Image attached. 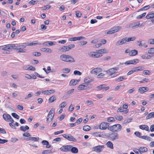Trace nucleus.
<instances>
[{
	"mask_svg": "<svg viewBox=\"0 0 154 154\" xmlns=\"http://www.w3.org/2000/svg\"><path fill=\"white\" fill-rule=\"evenodd\" d=\"M13 50H15L18 53L25 52L26 49H21L19 44H13Z\"/></svg>",
	"mask_w": 154,
	"mask_h": 154,
	"instance_id": "5",
	"label": "nucleus"
},
{
	"mask_svg": "<svg viewBox=\"0 0 154 154\" xmlns=\"http://www.w3.org/2000/svg\"><path fill=\"white\" fill-rule=\"evenodd\" d=\"M138 151L140 152H145L147 151V149L146 147H140L138 149Z\"/></svg>",
	"mask_w": 154,
	"mask_h": 154,
	"instance_id": "27",
	"label": "nucleus"
},
{
	"mask_svg": "<svg viewBox=\"0 0 154 154\" xmlns=\"http://www.w3.org/2000/svg\"><path fill=\"white\" fill-rule=\"evenodd\" d=\"M106 145L110 149H113L114 148L113 143L110 141L107 142Z\"/></svg>",
	"mask_w": 154,
	"mask_h": 154,
	"instance_id": "28",
	"label": "nucleus"
},
{
	"mask_svg": "<svg viewBox=\"0 0 154 154\" xmlns=\"http://www.w3.org/2000/svg\"><path fill=\"white\" fill-rule=\"evenodd\" d=\"M62 136L67 140L69 141L76 142L77 141L76 139L74 137L70 134H63Z\"/></svg>",
	"mask_w": 154,
	"mask_h": 154,
	"instance_id": "7",
	"label": "nucleus"
},
{
	"mask_svg": "<svg viewBox=\"0 0 154 154\" xmlns=\"http://www.w3.org/2000/svg\"><path fill=\"white\" fill-rule=\"evenodd\" d=\"M8 140L5 139H2L0 138V143L3 144L8 142Z\"/></svg>",
	"mask_w": 154,
	"mask_h": 154,
	"instance_id": "60",
	"label": "nucleus"
},
{
	"mask_svg": "<svg viewBox=\"0 0 154 154\" xmlns=\"http://www.w3.org/2000/svg\"><path fill=\"white\" fill-rule=\"evenodd\" d=\"M115 120V119L113 117H110L107 119V121L109 122H112Z\"/></svg>",
	"mask_w": 154,
	"mask_h": 154,
	"instance_id": "61",
	"label": "nucleus"
},
{
	"mask_svg": "<svg viewBox=\"0 0 154 154\" xmlns=\"http://www.w3.org/2000/svg\"><path fill=\"white\" fill-rule=\"evenodd\" d=\"M42 143L43 145H49V142L48 141L46 140H42L41 142Z\"/></svg>",
	"mask_w": 154,
	"mask_h": 154,
	"instance_id": "59",
	"label": "nucleus"
},
{
	"mask_svg": "<svg viewBox=\"0 0 154 154\" xmlns=\"http://www.w3.org/2000/svg\"><path fill=\"white\" fill-rule=\"evenodd\" d=\"M148 53L149 54H154V48H150L148 50Z\"/></svg>",
	"mask_w": 154,
	"mask_h": 154,
	"instance_id": "50",
	"label": "nucleus"
},
{
	"mask_svg": "<svg viewBox=\"0 0 154 154\" xmlns=\"http://www.w3.org/2000/svg\"><path fill=\"white\" fill-rule=\"evenodd\" d=\"M11 115L13 117L17 119L19 118V116L16 113H13L11 114Z\"/></svg>",
	"mask_w": 154,
	"mask_h": 154,
	"instance_id": "48",
	"label": "nucleus"
},
{
	"mask_svg": "<svg viewBox=\"0 0 154 154\" xmlns=\"http://www.w3.org/2000/svg\"><path fill=\"white\" fill-rule=\"evenodd\" d=\"M11 116L9 114H4L3 115V117L4 120L8 122H9V119H11Z\"/></svg>",
	"mask_w": 154,
	"mask_h": 154,
	"instance_id": "20",
	"label": "nucleus"
},
{
	"mask_svg": "<svg viewBox=\"0 0 154 154\" xmlns=\"http://www.w3.org/2000/svg\"><path fill=\"white\" fill-rule=\"evenodd\" d=\"M37 2L36 1L32 0L29 2V3L32 5H33L36 4Z\"/></svg>",
	"mask_w": 154,
	"mask_h": 154,
	"instance_id": "58",
	"label": "nucleus"
},
{
	"mask_svg": "<svg viewBox=\"0 0 154 154\" xmlns=\"http://www.w3.org/2000/svg\"><path fill=\"white\" fill-rule=\"evenodd\" d=\"M29 129V127L27 125H26L25 126H21L20 128V130L23 132H25L26 130H28Z\"/></svg>",
	"mask_w": 154,
	"mask_h": 154,
	"instance_id": "33",
	"label": "nucleus"
},
{
	"mask_svg": "<svg viewBox=\"0 0 154 154\" xmlns=\"http://www.w3.org/2000/svg\"><path fill=\"white\" fill-rule=\"evenodd\" d=\"M87 88V86L83 84L80 85L78 87V89L79 90H84Z\"/></svg>",
	"mask_w": 154,
	"mask_h": 154,
	"instance_id": "22",
	"label": "nucleus"
},
{
	"mask_svg": "<svg viewBox=\"0 0 154 154\" xmlns=\"http://www.w3.org/2000/svg\"><path fill=\"white\" fill-rule=\"evenodd\" d=\"M148 91L147 88L145 87H140L138 90V92L142 94Z\"/></svg>",
	"mask_w": 154,
	"mask_h": 154,
	"instance_id": "17",
	"label": "nucleus"
},
{
	"mask_svg": "<svg viewBox=\"0 0 154 154\" xmlns=\"http://www.w3.org/2000/svg\"><path fill=\"white\" fill-rule=\"evenodd\" d=\"M72 146L70 145L63 146L60 148V150L63 152H68L70 151V149Z\"/></svg>",
	"mask_w": 154,
	"mask_h": 154,
	"instance_id": "9",
	"label": "nucleus"
},
{
	"mask_svg": "<svg viewBox=\"0 0 154 154\" xmlns=\"http://www.w3.org/2000/svg\"><path fill=\"white\" fill-rule=\"evenodd\" d=\"M41 51L43 52H46L47 53H52V50L49 48H43L41 49Z\"/></svg>",
	"mask_w": 154,
	"mask_h": 154,
	"instance_id": "24",
	"label": "nucleus"
},
{
	"mask_svg": "<svg viewBox=\"0 0 154 154\" xmlns=\"http://www.w3.org/2000/svg\"><path fill=\"white\" fill-rule=\"evenodd\" d=\"M139 128L140 129H141L142 130H144L146 131H149V127L148 126L146 125H140L139 126Z\"/></svg>",
	"mask_w": 154,
	"mask_h": 154,
	"instance_id": "18",
	"label": "nucleus"
},
{
	"mask_svg": "<svg viewBox=\"0 0 154 154\" xmlns=\"http://www.w3.org/2000/svg\"><path fill=\"white\" fill-rule=\"evenodd\" d=\"M134 72L141 71L143 70V68L141 66H139L134 68Z\"/></svg>",
	"mask_w": 154,
	"mask_h": 154,
	"instance_id": "41",
	"label": "nucleus"
},
{
	"mask_svg": "<svg viewBox=\"0 0 154 154\" xmlns=\"http://www.w3.org/2000/svg\"><path fill=\"white\" fill-rule=\"evenodd\" d=\"M74 89H72L67 91L66 94L64 96L66 98H69L74 91Z\"/></svg>",
	"mask_w": 154,
	"mask_h": 154,
	"instance_id": "19",
	"label": "nucleus"
},
{
	"mask_svg": "<svg viewBox=\"0 0 154 154\" xmlns=\"http://www.w3.org/2000/svg\"><path fill=\"white\" fill-rule=\"evenodd\" d=\"M126 78L125 77H123L120 76L117 79H116V81L118 82H120L122 81L124 79H125Z\"/></svg>",
	"mask_w": 154,
	"mask_h": 154,
	"instance_id": "42",
	"label": "nucleus"
},
{
	"mask_svg": "<svg viewBox=\"0 0 154 154\" xmlns=\"http://www.w3.org/2000/svg\"><path fill=\"white\" fill-rule=\"evenodd\" d=\"M66 103L65 102H63L60 104V106L61 108H64L66 106Z\"/></svg>",
	"mask_w": 154,
	"mask_h": 154,
	"instance_id": "62",
	"label": "nucleus"
},
{
	"mask_svg": "<svg viewBox=\"0 0 154 154\" xmlns=\"http://www.w3.org/2000/svg\"><path fill=\"white\" fill-rule=\"evenodd\" d=\"M28 70H32V71H35V67H33L32 66L28 65Z\"/></svg>",
	"mask_w": 154,
	"mask_h": 154,
	"instance_id": "51",
	"label": "nucleus"
},
{
	"mask_svg": "<svg viewBox=\"0 0 154 154\" xmlns=\"http://www.w3.org/2000/svg\"><path fill=\"white\" fill-rule=\"evenodd\" d=\"M119 68L118 67H114L113 68L109 69L106 71V72L108 73L112 77L116 76L115 75L116 73V71H117L119 69Z\"/></svg>",
	"mask_w": 154,
	"mask_h": 154,
	"instance_id": "4",
	"label": "nucleus"
},
{
	"mask_svg": "<svg viewBox=\"0 0 154 154\" xmlns=\"http://www.w3.org/2000/svg\"><path fill=\"white\" fill-rule=\"evenodd\" d=\"M136 38L134 36L132 37H129L127 38V40L128 42L130 41H132L134 40Z\"/></svg>",
	"mask_w": 154,
	"mask_h": 154,
	"instance_id": "47",
	"label": "nucleus"
},
{
	"mask_svg": "<svg viewBox=\"0 0 154 154\" xmlns=\"http://www.w3.org/2000/svg\"><path fill=\"white\" fill-rule=\"evenodd\" d=\"M52 152L51 150L48 149L42 151V154H47L49 153Z\"/></svg>",
	"mask_w": 154,
	"mask_h": 154,
	"instance_id": "43",
	"label": "nucleus"
},
{
	"mask_svg": "<svg viewBox=\"0 0 154 154\" xmlns=\"http://www.w3.org/2000/svg\"><path fill=\"white\" fill-rule=\"evenodd\" d=\"M140 138L143 139L145 140H147L149 141H150L152 139L149 137L145 135L141 136L140 137Z\"/></svg>",
	"mask_w": 154,
	"mask_h": 154,
	"instance_id": "35",
	"label": "nucleus"
},
{
	"mask_svg": "<svg viewBox=\"0 0 154 154\" xmlns=\"http://www.w3.org/2000/svg\"><path fill=\"white\" fill-rule=\"evenodd\" d=\"M91 127L88 125H86L84 126L83 128V129L84 131H88L91 130Z\"/></svg>",
	"mask_w": 154,
	"mask_h": 154,
	"instance_id": "38",
	"label": "nucleus"
},
{
	"mask_svg": "<svg viewBox=\"0 0 154 154\" xmlns=\"http://www.w3.org/2000/svg\"><path fill=\"white\" fill-rule=\"evenodd\" d=\"M33 96V95L32 94V93H30L29 94H28L27 96H26L25 97V99L26 100H27L30 97H31Z\"/></svg>",
	"mask_w": 154,
	"mask_h": 154,
	"instance_id": "57",
	"label": "nucleus"
},
{
	"mask_svg": "<svg viewBox=\"0 0 154 154\" xmlns=\"http://www.w3.org/2000/svg\"><path fill=\"white\" fill-rule=\"evenodd\" d=\"M131 25L132 26L131 27L133 28H135L137 26H141V25L139 23H132Z\"/></svg>",
	"mask_w": 154,
	"mask_h": 154,
	"instance_id": "37",
	"label": "nucleus"
},
{
	"mask_svg": "<svg viewBox=\"0 0 154 154\" xmlns=\"http://www.w3.org/2000/svg\"><path fill=\"white\" fill-rule=\"evenodd\" d=\"M75 15L77 17H80L82 15V14L79 11H78L75 12Z\"/></svg>",
	"mask_w": 154,
	"mask_h": 154,
	"instance_id": "52",
	"label": "nucleus"
},
{
	"mask_svg": "<svg viewBox=\"0 0 154 154\" xmlns=\"http://www.w3.org/2000/svg\"><path fill=\"white\" fill-rule=\"evenodd\" d=\"M138 54V51L136 50H133L129 52V55L130 56H134Z\"/></svg>",
	"mask_w": 154,
	"mask_h": 154,
	"instance_id": "23",
	"label": "nucleus"
},
{
	"mask_svg": "<svg viewBox=\"0 0 154 154\" xmlns=\"http://www.w3.org/2000/svg\"><path fill=\"white\" fill-rule=\"evenodd\" d=\"M128 42L127 38L126 37L123 38L120 40L118 41L116 44L117 45H120Z\"/></svg>",
	"mask_w": 154,
	"mask_h": 154,
	"instance_id": "12",
	"label": "nucleus"
},
{
	"mask_svg": "<svg viewBox=\"0 0 154 154\" xmlns=\"http://www.w3.org/2000/svg\"><path fill=\"white\" fill-rule=\"evenodd\" d=\"M109 125V123L107 122H102L100 125L99 128L101 130H105L108 127Z\"/></svg>",
	"mask_w": 154,
	"mask_h": 154,
	"instance_id": "10",
	"label": "nucleus"
},
{
	"mask_svg": "<svg viewBox=\"0 0 154 154\" xmlns=\"http://www.w3.org/2000/svg\"><path fill=\"white\" fill-rule=\"evenodd\" d=\"M55 43L56 42L47 41L43 43V44L45 46L49 47L55 45Z\"/></svg>",
	"mask_w": 154,
	"mask_h": 154,
	"instance_id": "15",
	"label": "nucleus"
},
{
	"mask_svg": "<svg viewBox=\"0 0 154 154\" xmlns=\"http://www.w3.org/2000/svg\"><path fill=\"white\" fill-rule=\"evenodd\" d=\"M61 140V139L60 137H57V138H56L54 139L53 140V143H55L56 142H59Z\"/></svg>",
	"mask_w": 154,
	"mask_h": 154,
	"instance_id": "63",
	"label": "nucleus"
},
{
	"mask_svg": "<svg viewBox=\"0 0 154 154\" xmlns=\"http://www.w3.org/2000/svg\"><path fill=\"white\" fill-rule=\"evenodd\" d=\"M99 52L101 53H106L107 52L105 49H101L98 50Z\"/></svg>",
	"mask_w": 154,
	"mask_h": 154,
	"instance_id": "53",
	"label": "nucleus"
},
{
	"mask_svg": "<svg viewBox=\"0 0 154 154\" xmlns=\"http://www.w3.org/2000/svg\"><path fill=\"white\" fill-rule=\"evenodd\" d=\"M104 148V145H98L92 148V149L93 151L100 153L102 151Z\"/></svg>",
	"mask_w": 154,
	"mask_h": 154,
	"instance_id": "6",
	"label": "nucleus"
},
{
	"mask_svg": "<svg viewBox=\"0 0 154 154\" xmlns=\"http://www.w3.org/2000/svg\"><path fill=\"white\" fill-rule=\"evenodd\" d=\"M58 50L61 52H66L69 51L67 46H64L62 47H60L58 49Z\"/></svg>",
	"mask_w": 154,
	"mask_h": 154,
	"instance_id": "25",
	"label": "nucleus"
},
{
	"mask_svg": "<svg viewBox=\"0 0 154 154\" xmlns=\"http://www.w3.org/2000/svg\"><path fill=\"white\" fill-rule=\"evenodd\" d=\"M32 54L33 55L35 56H39L41 55V53H40L37 52H34Z\"/></svg>",
	"mask_w": 154,
	"mask_h": 154,
	"instance_id": "56",
	"label": "nucleus"
},
{
	"mask_svg": "<svg viewBox=\"0 0 154 154\" xmlns=\"http://www.w3.org/2000/svg\"><path fill=\"white\" fill-rule=\"evenodd\" d=\"M139 60L137 59H135L132 60L127 61L124 63V64L127 65H129L130 64L135 65L138 63Z\"/></svg>",
	"mask_w": 154,
	"mask_h": 154,
	"instance_id": "8",
	"label": "nucleus"
},
{
	"mask_svg": "<svg viewBox=\"0 0 154 154\" xmlns=\"http://www.w3.org/2000/svg\"><path fill=\"white\" fill-rule=\"evenodd\" d=\"M154 118V112H151L149 113L146 117V119Z\"/></svg>",
	"mask_w": 154,
	"mask_h": 154,
	"instance_id": "31",
	"label": "nucleus"
},
{
	"mask_svg": "<svg viewBox=\"0 0 154 154\" xmlns=\"http://www.w3.org/2000/svg\"><path fill=\"white\" fill-rule=\"evenodd\" d=\"M67 48L69 51L72 48H74L75 47V45L74 44H71L67 46Z\"/></svg>",
	"mask_w": 154,
	"mask_h": 154,
	"instance_id": "55",
	"label": "nucleus"
},
{
	"mask_svg": "<svg viewBox=\"0 0 154 154\" xmlns=\"http://www.w3.org/2000/svg\"><path fill=\"white\" fill-rule=\"evenodd\" d=\"M79 81L78 80H72L70 82L69 85L71 86H75L77 84Z\"/></svg>",
	"mask_w": 154,
	"mask_h": 154,
	"instance_id": "21",
	"label": "nucleus"
},
{
	"mask_svg": "<svg viewBox=\"0 0 154 154\" xmlns=\"http://www.w3.org/2000/svg\"><path fill=\"white\" fill-rule=\"evenodd\" d=\"M74 74L75 75H82V73L79 71L75 70L74 72Z\"/></svg>",
	"mask_w": 154,
	"mask_h": 154,
	"instance_id": "54",
	"label": "nucleus"
},
{
	"mask_svg": "<svg viewBox=\"0 0 154 154\" xmlns=\"http://www.w3.org/2000/svg\"><path fill=\"white\" fill-rule=\"evenodd\" d=\"M101 69L99 68H97L93 69L91 71V74H96L99 73L101 71Z\"/></svg>",
	"mask_w": 154,
	"mask_h": 154,
	"instance_id": "16",
	"label": "nucleus"
},
{
	"mask_svg": "<svg viewBox=\"0 0 154 154\" xmlns=\"http://www.w3.org/2000/svg\"><path fill=\"white\" fill-rule=\"evenodd\" d=\"M121 27L120 26H116L112 28V29L115 33L118 32L121 29Z\"/></svg>",
	"mask_w": 154,
	"mask_h": 154,
	"instance_id": "32",
	"label": "nucleus"
},
{
	"mask_svg": "<svg viewBox=\"0 0 154 154\" xmlns=\"http://www.w3.org/2000/svg\"><path fill=\"white\" fill-rule=\"evenodd\" d=\"M141 58L143 59H149L151 58L152 56L150 55H148L147 54H146L144 55H143L141 56Z\"/></svg>",
	"mask_w": 154,
	"mask_h": 154,
	"instance_id": "30",
	"label": "nucleus"
},
{
	"mask_svg": "<svg viewBox=\"0 0 154 154\" xmlns=\"http://www.w3.org/2000/svg\"><path fill=\"white\" fill-rule=\"evenodd\" d=\"M90 57H98L102 56L101 53L99 52H92L89 54Z\"/></svg>",
	"mask_w": 154,
	"mask_h": 154,
	"instance_id": "11",
	"label": "nucleus"
},
{
	"mask_svg": "<svg viewBox=\"0 0 154 154\" xmlns=\"http://www.w3.org/2000/svg\"><path fill=\"white\" fill-rule=\"evenodd\" d=\"M104 85H101L97 87L96 88V90L100 91L104 88L103 86Z\"/></svg>",
	"mask_w": 154,
	"mask_h": 154,
	"instance_id": "45",
	"label": "nucleus"
},
{
	"mask_svg": "<svg viewBox=\"0 0 154 154\" xmlns=\"http://www.w3.org/2000/svg\"><path fill=\"white\" fill-rule=\"evenodd\" d=\"M154 17V13H152L151 12L148 14L146 16V17L147 19L152 18Z\"/></svg>",
	"mask_w": 154,
	"mask_h": 154,
	"instance_id": "36",
	"label": "nucleus"
},
{
	"mask_svg": "<svg viewBox=\"0 0 154 154\" xmlns=\"http://www.w3.org/2000/svg\"><path fill=\"white\" fill-rule=\"evenodd\" d=\"M122 126L120 124H117L110 126L108 128L109 130L114 131H119L121 130Z\"/></svg>",
	"mask_w": 154,
	"mask_h": 154,
	"instance_id": "2",
	"label": "nucleus"
},
{
	"mask_svg": "<svg viewBox=\"0 0 154 154\" xmlns=\"http://www.w3.org/2000/svg\"><path fill=\"white\" fill-rule=\"evenodd\" d=\"M56 99V97L54 95H53L49 99V103H51L53 102Z\"/></svg>",
	"mask_w": 154,
	"mask_h": 154,
	"instance_id": "39",
	"label": "nucleus"
},
{
	"mask_svg": "<svg viewBox=\"0 0 154 154\" xmlns=\"http://www.w3.org/2000/svg\"><path fill=\"white\" fill-rule=\"evenodd\" d=\"M70 151L73 153H76L78 152V149L75 147H72V146L71 147V148L70 149Z\"/></svg>",
	"mask_w": 154,
	"mask_h": 154,
	"instance_id": "26",
	"label": "nucleus"
},
{
	"mask_svg": "<svg viewBox=\"0 0 154 154\" xmlns=\"http://www.w3.org/2000/svg\"><path fill=\"white\" fill-rule=\"evenodd\" d=\"M115 118L117 120L119 121H121L123 119V117L121 116H115Z\"/></svg>",
	"mask_w": 154,
	"mask_h": 154,
	"instance_id": "49",
	"label": "nucleus"
},
{
	"mask_svg": "<svg viewBox=\"0 0 154 154\" xmlns=\"http://www.w3.org/2000/svg\"><path fill=\"white\" fill-rule=\"evenodd\" d=\"M132 118H129L125 120L123 122V124L126 125L129 123L131 122L132 120Z\"/></svg>",
	"mask_w": 154,
	"mask_h": 154,
	"instance_id": "40",
	"label": "nucleus"
},
{
	"mask_svg": "<svg viewBox=\"0 0 154 154\" xmlns=\"http://www.w3.org/2000/svg\"><path fill=\"white\" fill-rule=\"evenodd\" d=\"M63 71L64 73H68L70 72V69H69L66 68L63 69Z\"/></svg>",
	"mask_w": 154,
	"mask_h": 154,
	"instance_id": "64",
	"label": "nucleus"
},
{
	"mask_svg": "<svg viewBox=\"0 0 154 154\" xmlns=\"http://www.w3.org/2000/svg\"><path fill=\"white\" fill-rule=\"evenodd\" d=\"M39 140V138L38 137H29L27 138V140H32L34 141H38Z\"/></svg>",
	"mask_w": 154,
	"mask_h": 154,
	"instance_id": "29",
	"label": "nucleus"
},
{
	"mask_svg": "<svg viewBox=\"0 0 154 154\" xmlns=\"http://www.w3.org/2000/svg\"><path fill=\"white\" fill-rule=\"evenodd\" d=\"M119 134L118 133L113 132L109 135V137L112 140H114L118 138Z\"/></svg>",
	"mask_w": 154,
	"mask_h": 154,
	"instance_id": "13",
	"label": "nucleus"
},
{
	"mask_svg": "<svg viewBox=\"0 0 154 154\" xmlns=\"http://www.w3.org/2000/svg\"><path fill=\"white\" fill-rule=\"evenodd\" d=\"M54 110L53 109L50 111L47 118L46 122L47 123L49 124L52 121L54 116Z\"/></svg>",
	"mask_w": 154,
	"mask_h": 154,
	"instance_id": "3",
	"label": "nucleus"
},
{
	"mask_svg": "<svg viewBox=\"0 0 154 154\" xmlns=\"http://www.w3.org/2000/svg\"><path fill=\"white\" fill-rule=\"evenodd\" d=\"M6 46L7 47V49H8V50L13 49V44H8V45H6Z\"/></svg>",
	"mask_w": 154,
	"mask_h": 154,
	"instance_id": "44",
	"label": "nucleus"
},
{
	"mask_svg": "<svg viewBox=\"0 0 154 154\" xmlns=\"http://www.w3.org/2000/svg\"><path fill=\"white\" fill-rule=\"evenodd\" d=\"M146 14V13H144L140 15L137 16V17L136 18L137 19H141L143 17H144L145 16Z\"/></svg>",
	"mask_w": 154,
	"mask_h": 154,
	"instance_id": "46",
	"label": "nucleus"
},
{
	"mask_svg": "<svg viewBox=\"0 0 154 154\" xmlns=\"http://www.w3.org/2000/svg\"><path fill=\"white\" fill-rule=\"evenodd\" d=\"M55 91L54 90H49L47 91H42V93L46 95H49L55 93Z\"/></svg>",
	"mask_w": 154,
	"mask_h": 154,
	"instance_id": "14",
	"label": "nucleus"
},
{
	"mask_svg": "<svg viewBox=\"0 0 154 154\" xmlns=\"http://www.w3.org/2000/svg\"><path fill=\"white\" fill-rule=\"evenodd\" d=\"M60 58L62 61L67 62H72L74 61V58L68 55L62 54L60 56Z\"/></svg>",
	"mask_w": 154,
	"mask_h": 154,
	"instance_id": "1",
	"label": "nucleus"
},
{
	"mask_svg": "<svg viewBox=\"0 0 154 154\" xmlns=\"http://www.w3.org/2000/svg\"><path fill=\"white\" fill-rule=\"evenodd\" d=\"M84 81L85 83H89L93 81V80L87 77L85 79Z\"/></svg>",
	"mask_w": 154,
	"mask_h": 154,
	"instance_id": "34",
	"label": "nucleus"
}]
</instances>
